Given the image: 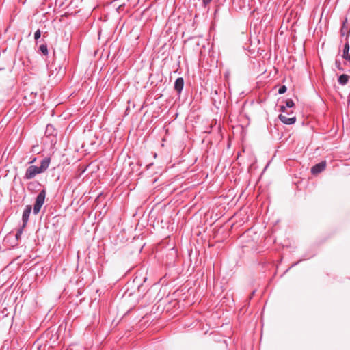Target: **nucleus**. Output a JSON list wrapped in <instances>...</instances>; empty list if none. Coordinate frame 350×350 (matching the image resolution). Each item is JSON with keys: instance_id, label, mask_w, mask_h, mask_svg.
Wrapping results in <instances>:
<instances>
[{"instance_id": "f257e3e1", "label": "nucleus", "mask_w": 350, "mask_h": 350, "mask_svg": "<svg viewBox=\"0 0 350 350\" xmlns=\"http://www.w3.org/2000/svg\"><path fill=\"white\" fill-rule=\"evenodd\" d=\"M50 162V158L45 157L41 161L40 166H36L33 165H29L25 171L23 179L30 180L33 178L36 175L44 172L49 167Z\"/></svg>"}, {"instance_id": "f03ea898", "label": "nucleus", "mask_w": 350, "mask_h": 350, "mask_svg": "<svg viewBox=\"0 0 350 350\" xmlns=\"http://www.w3.org/2000/svg\"><path fill=\"white\" fill-rule=\"evenodd\" d=\"M146 280V277H143L142 279L136 277L132 282V284L137 287L138 297H142L149 289L150 285L144 284Z\"/></svg>"}, {"instance_id": "7ed1b4c3", "label": "nucleus", "mask_w": 350, "mask_h": 350, "mask_svg": "<svg viewBox=\"0 0 350 350\" xmlns=\"http://www.w3.org/2000/svg\"><path fill=\"white\" fill-rule=\"evenodd\" d=\"M46 189H42L36 198L35 202L33 208V213L34 215H38L42 206H43L46 198Z\"/></svg>"}, {"instance_id": "20e7f679", "label": "nucleus", "mask_w": 350, "mask_h": 350, "mask_svg": "<svg viewBox=\"0 0 350 350\" xmlns=\"http://www.w3.org/2000/svg\"><path fill=\"white\" fill-rule=\"evenodd\" d=\"M220 94L225 95V92L222 91L221 89H215L212 90L211 92V98L212 100L213 105L217 109L219 107V105L221 102V98L219 96Z\"/></svg>"}, {"instance_id": "39448f33", "label": "nucleus", "mask_w": 350, "mask_h": 350, "mask_svg": "<svg viewBox=\"0 0 350 350\" xmlns=\"http://www.w3.org/2000/svg\"><path fill=\"white\" fill-rule=\"evenodd\" d=\"M340 33L342 37L345 36V38H349L350 36V26L348 25L347 18H345L342 22Z\"/></svg>"}, {"instance_id": "423d86ee", "label": "nucleus", "mask_w": 350, "mask_h": 350, "mask_svg": "<svg viewBox=\"0 0 350 350\" xmlns=\"http://www.w3.org/2000/svg\"><path fill=\"white\" fill-rule=\"evenodd\" d=\"M326 165L327 162L325 160L321 161V162L315 164L311 167L310 172L312 174L317 175L318 174L321 173L325 170Z\"/></svg>"}, {"instance_id": "0eeeda50", "label": "nucleus", "mask_w": 350, "mask_h": 350, "mask_svg": "<svg viewBox=\"0 0 350 350\" xmlns=\"http://www.w3.org/2000/svg\"><path fill=\"white\" fill-rule=\"evenodd\" d=\"M32 211V206L31 205H26L25 207V209L22 215V221L23 227H25L29 218V215L31 214V212Z\"/></svg>"}, {"instance_id": "6e6552de", "label": "nucleus", "mask_w": 350, "mask_h": 350, "mask_svg": "<svg viewBox=\"0 0 350 350\" xmlns=\"http://www.w3.org/2000/svg\"><path fill=\"white\" fill-rule=\"evenodd\" d=\"M184 79L183 77H178L174 84V89L177 92L178 96L180 95L184 88Z\"/></svg>"}, {"instance_id": "1a4fd4ad", "label": "nucleus", "mask_w": 350, "mask_h": 350, "mask_svg": "<svg viewBox=\"0 0 350 350\" xmlns=\"http://www.w3.org/2000/svg\"><path fill=\"white\" fill-rule=\"evenodd\" d=\"M278 118L282 123L286 125H292L296 122V117L295 116L287 117L285 114H280Z\"/></svg>"}, {"instance_id": "9d476101", "label": "nucleus", "mask_w": 350, "mask_h": 350, "mask_svg": "<svg viewBox=\"0 0 350 350\" xmlns=\"http://www.w3.org/2000/svg\"><path fill=\"white\" fill-rule=\"evenodd\" d=\"M345 43L343 46L342 57L344 59H345L346 61H347L348 59H349L350 46H349V38H345Z\"/></svg>"}, {"instance_id": "9b49d317", "label": "nucleus", "mask_w": 350, "mask_h": 350, "mask_svg": "<svg viewBox=\"0 0 350 350\" xmlns=\"http://www.w3.org/2000/svg\"><path fill=\"white\" fill-rule=\"evenodd\" d=\"M49 70L51 73L50 75H53L55 72H56V75H57L62 70V66L61 64L56 65V60H55L49 66Z\"/></svg>"}, {"instance_id": "f8f14e48", "label": "nucleus", "mask_w": 350, "mask_h": 350, "mask_svg": "<svg viewBox=\"0 0 350 350\" xmlns=\"http://www.w3.org/2000/svg\"><path fill=\"white\" fill-rule=\"evenodd\" d=\"M350 77L347 74H342L338 77V82L341 85L347 84Z\"/></svg>"}, {"instance_id": "ddd939ff", "label": "nucleus", "mask_w": 350, "mask_h": 350, "mask_svg": "<svg viewBox=\"0 0 350 350\" xmlns=\"http://www.w3.org/2000/svg\"><path fill=\"white\" fill-rule=\"evenodd\" d=\"M45 133L49 136L55 135L56 134V131L54 126L51 124H47Z\"/></svg>"}, {"instance_id": "4468645a", "label": "nucleus", "mask_w": 350, "mask_h": 350, "mask_svg": "<svg viewBox=\"0 0 350 350\" xmlns=\"http://www.w3.org/2000/svg\"><path fill=\"white\" fill-rule=\"evenodd\" d=\"M38 52L43 55H47L49 53L48 47L46 44H40L38 47Z\"/></svg>"}, {"instance_id": "2eb2a0df", "label": "nucleus", "mask_w": 350, "mask_h": 350, "mask_svg": "<svg viewBox=\"0 0 350 350\" xmlns=\"http://www.w3.org/2000/svg\"><path fill=\"white\" fill-rule=\"evenodd\" d=\"M40 186V183L38 181L30 182L27 185V189L29 191L34 189L36 187Z\"/></svg>"}, {"instance_id": "dca6fc26", "label": "nucleus", "mask_w": 350, "mask_h": 350, "mask_svg": "<svg viewBox=\"0 0 350 350\" xmlns=\"http://www.w3.org/2000/svg\"><path fill=\"white\" fill-rule=\"evenodd\" d=\"M286 107L285 105H280L279 111L281 112V114L286 113L287 116H290L293 113V111H291L290 112L286 111Z\"/></svg>"}, {"instance_id": "f3484780", "label": "nucleus", "mask_w": 350, "mask_h": 350, "mask_svg": "<svg viewBox=\"0 0 350 350\" xmlns=\"http://www.w3.org/2000/svg\"><path fill=\"white\" fill-rule=\"evenodd\" d=\"M25 227H23V225H22L18 230L15 234V238L17 241H18L21 239V236L23 232V229Z\"/></svg>"}, {"instance_id": "a211bd4d", "label": "nucleus", "mask_w": 350, "mask_h": 350, "mask_svg": "<svg viewBox=\"0 0 350 350\" xmlns=\"http://www.w3.org/2000/svg\"><path fill=\"white\" fill-rule=\"evenodd\" d=\"M285 106L286 108H292L295 106V103L292 99H287L285 101Z\"/></svg>"}, {"instance_id": "6ab92c4d", "label": "nucleus", "mask_w": 350, "mask_h": 350, "mask_svg": "<svg viewBox=\"0 0 350 350\" xmlns=\"http://www.w3.org/2000/svg\"><path fill=\"white\" fill-rule=\"evenodd\" d=\"M41 36V31L40 29H38L34 33V39L36 42V44L38 43V40L40 38Z\"/></svg>"}, {"instance_id": "aec40b11", "label": "nucleus", "mask_w": 350, "mask_h": 350, "mask_svg": "<svg viewBox=\"0 0 350 350\" xmlns=\"http://www.w3.org/2000/svg\"><path fill=\"white\" fill-rule=\"evenodd\" d=\"M335 66L340 71H344V68L341 66V62L338 59L335 60Z\"/></svg>"}, {"instance_id": "412c9836", "label": "nucleus", "mask_w": 350, "mask_h": 350, "mask_svg": "<svg viewBox=\"0 0 350 350\" xmlns=\"http://www.w3.org/2000/svg\"><path fill=\"white\" fill-rule=\"evenodd\" d=\"M286 86L285 85H282L279 88L278 92L279 94H283L286 92Z\"/></svg>"}, {"instance_id": "4be33fe9", "label": "nucleus", "mask_w": 350, "mask_h": 350, "mask_svg": "<svg viewBox=\"0 0 350 350\" xmlns=\"http://www.w3.org/2000/svg\"><path fill=\"white\" fill-rule=\"evenodd\" d=\"M37 96V93L36 92H31L30 94H29V97L31 98V100H29V103L31 104L33 103H34V100H33L34 98H36V96Z\"/></svg>"}, {"instance_id": "5701e85b", "label": "nucleus", "mask_w": 350, "mask_h": 350, "mask_svg": "<svg viewBox=\"0 0 350 350\" xmlns=\"http://www.w3.org/2000/svg\"><path fill=\"white\" fill-rule=\"evenodd\" d=\"M301 260H302V259H301L300 260H299L297 262L293 263L291 265V266L288 269L286 270L285 273H286L291 267H293L297 265L299 263V262H301Z\"/></svg>"}, {"instance_id": "b1692460", "label": "nucleus", "mask_w": 350, "mask_h": 350, "mask_svg": "<svg viewBox=\"0 0 350 350\" xmlns=\"http://www.w3.org/2000/svg\"><path fill=\"white\" fill-rule=\"evenodd\" d=\"M133 294V292L129 291V287L127 288L126 291H125V295H127L129 297L131 296Z\"/></svg>"}, {"instance_id": "393cba45", "label": "nucleus", "mask_w": 350, "mask_h": 350, "mask_svg": "<svg viewBox=\"0 0 350 350\" xmlns=\"http://www.w3.org/2000/svg\"><path fill=\"white\" fill-rule=\"evenodd\" d=\"M212 0H202V3L204 7H206L208 3H211Z\"/></svg>"}, {"instance_id": "a878e982", "label": "nucleus", "mask_w": 350, "mask_h": 350, "mask_svg": "<svg viewBox=\"0 0 350 350\" xmlns=\"http://www.w3.org/2000/svg\"><path fill=\"white\" fill-rule=\"evenodd\" d=\"M255 293H256V291H255V290H254V291L251 293L250 295L249 296V300H251V299H252V297H253V296L254 295Z\"/></svg>"}, {"instance_id": "bb28decb", "label": "nucleus", "mask_w": 350, "mask_h": 350, "mask_svg": "<svg viewBox=\"0 0 350 350\" xmlns=\"http://www.w3.org/2000/svg\"><path fill=\"white\" fill-rule=\"evenodd\" d=\"M36 161V157H33L30 161L28 162L29 164H32L35 163Z\"/></svg>"}, {"instance_id": "cd10ccee", "label": "nucleus", "mask_w": 350, "mask_h": 350, "mask_svg": "<svg viewBox=\"0 0 350 350\" xmlns=\"http://www.w3.org/2000/svg\"><path fill=\"white\" fill-rule=\"evenodd\" d=\"M219 10V7H218L215 9V12H214L215 17H216L217 14H218Z\"/></svg>"}, {"instance_id": "c85d7f7f", "label": "nucleus", "mask_w": 350, "mask_h": 350, "mask_svg": "<svg viewBox=\"0 0 350 350\" xmlns=\"http://www.w3.org/2000/svg\"><path fill=\"white\" fill-rule=\"evenodd\" d=\"M122 6H123V5H119V6H118V8H117L118 12H120V10H121V8H122Z\"/></svg>"}, {"instance_id": "c756f323", "label": "nucleus", "mask_w": 350, "mask_h": 350, "mask_svg": "<svg viewBox=\"0 0 350 350\" xmlns=\"http://www.w3.org/2000/svg\"><path fill=\"white\" fill-rule=\"evenodd\" d=\"M94 144H95V142H90V144H91V145H94Z\"/></svg>"}, {"instance_id": "7c9ffc66", "label": "nucleus", "mask_w": 350, "mask_h": 350, "mask_svg": "<svg viewBox=\"0 0 350 350\" xmlns=\"http://www.w3.org/2000/svg\"><path fill=\"white\" fill-rule=\"evenodd\" d=\"M347 61L350 62V53H349V59H348Z\"/></svg>"}]
</instances>
